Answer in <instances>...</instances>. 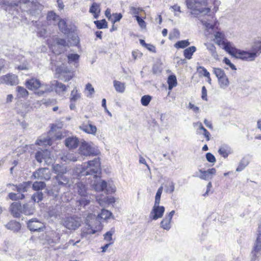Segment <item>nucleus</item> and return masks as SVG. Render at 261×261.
<instances>
[{
  "label": "nucleus",
  "mask_w": 261,
  "mask_h": 261,
  "mask_svg": "<svg viewBox=\"0 0 261 261\" xmlns=\"http://www.w3.org/2000/svg\"><path fill=\"white\" fill-rule=\"evenodd\" d=\"M32 200L35 202H39L43 199V193L42 192L38 191L34 194L32 196Z\"/></svg>",
  "instance_id": "obj_51"
},
{
  "label": "nucleus",
  "mask_w": 261,
  "mask_h": 261,
  "mask_svg": "<svg viewBox=\"0 0 261 261\" xmlns=\"http://www.w3.org/2000/svg\"><path fill=\"white\" fill-rule=\"evenodd\" d=\"M9 198L12 200H18L19 199H23L24 198L25 196L23 194H18L14 193H10L8 194Z\"/></svg>",
  "instance_id": "obj_48"
},
{
  "label": "nucleus",
  "mask_w": 261,
  "mask_h": 261,
  "mask_svg": "<svg viewBox=\"0 0 261 261\" xmlns=\"http://www.w3.org/2000/svg\"><path fill=\"white\" fill-rule=\"evenodd\" d=\"M67 90V87L63 84L57 82L56 91L57 92H63Z\"/></svg>",
  "instance_id": "obj_54"
},
{
  "label": "nucleus",
  "mask_w": 261,
  "mask_h": 261,
  "mask_svg": "<svg viewBox=\"0 0 261 261\" xmlns=\"http://www.w3.org/2000/svg\"><path fill=\"white\" fill-rule=\"evenodd\" d=\"M79 42V40L77 36L75 35H72L71 37L68 39L67 42L65 39L56 38L54 40L53 43L57 44L58 45L61 46V47L64 48L66 46L76 45Z\"/></svg>",
  "instance_id": "obj_10"
},
{
  "label": "nucleus",
  "mask_w": 261,
  "mask_h": 261,
  "mask_svg": "<svg viewBox=\"0 0 261 261\" xmlns=\"http://www.w3.org/2000/svg\"><path fill=\"white\" fill-rule=\"evenodd\" d=\"M2 5V7L4 6H8L10 7L11 8H13L16 6H20V8H25L26 5V7L27 9L26 11H29L30 13H32L36 9V5L34 3L30 2L28 0H20L19 2L17 3H10L8 1L6 0H3V1H0V5Z\"/></svg>",
  "instance_id": "obj_6"
},
{
  "label": "nucleus",
  "mask_w": 261,
  "mask_h": 261,
  "mask_svg": "<svg viewBox=\"0 0 261 261\" xmlns=\"http://www.w3.org/2000/svg\"><path fill=\"white\" fill-rule=\"evenodd\" d=\"M171 221L170 219L165 216L160 223L161 227L165 230H169L171 228Z\"/></svg>",
  "instance_id": "obj_40"
},
{
  "label": "nucleus",
  "mask_w": 261,
  "mask_h": 261,
  "mask_svg": "<svg viewBox=\"0 0 261 261\" xmlns=\"http://www.w3.org/2000/svg\"><path fill=\"white\" fill-rule=\"evenodd\" d=\"M81 93L79 92L77 88L75 87L71 91L70 94V101L71 102H75L81 98Z\"/></svg>",
  "instance_id": "obj_41"
},
{
  "label": "nucleus",
  "mask_w": 261,
  "mask_h": 261,
  "mask_svg": "<svg viewBox=\"0 0 261 261\" xmlns=\"http://www.w3.org/2000/svg\"><path fill=\"white\" fill-rule=\"evenodd\" d=\"M60 19L59 16L53 11L49 12L46 17L47 23L50 25H56Z\"/></svg>",
  "instance_id": "obj_26"
},
{
  "label": "nucleus",
  "mask_w": 261,
  "mask_h": 261,
  "mask_svg": "<svg viewBox=\"0 0 261 261\" xmlns=\"http://www.w3.org/2000/svg\"><path fill=\"white\" fill-rule=\"evenodd\" d=\"M219 153L224 158L228 156V154L230 153V148L227 145H223L218 150Z\"/></svg>",
  "instance_id": "obj_36"
},
{
  "label": "nucleus",
  "mask_w": 261,
  "mask_h": 261,
  "mask_svg": "<svg viewBox=\"0 0 261 261\" xmlns=\"http://www.w3.org/2000/svg\"><path fill=\"white\" fill-rule=\"evenodd\" d=\"M33 176L35 178L49 180L50 178L51 173L47 168H41L33 173Z\"/></svg>",
  "instance_id": "obj_14"
},
{
  "label": "nucleus",
  "mask_w": 261,
  "mask_h": 261,
  "mask_svg": "<svg viewBox=\"0 0 261 261\" xmlns=\"http://www.w3.org/2000/svg\"><path fill=\"white\" fill-rule=\"evenodd\" d=\"M45 182L43 181H35L33 184V189L34 190L39 191L43 189L45 187Z\"/></svg>",
  "instance_id": "obj_50"
},
{
  "label": "nucleus",
  "mask_w": 261,
  "mask_h": 261,
  "mask_svg": "<svg viewBox=\"0 0 261 261\" xmlns=\"http://www.w3.org/2000/svg\"><path fill=\"white\" fill-rule=\"evenodd\" d=\"M175 189V184L173 181H170L168 184V185L167 186L166 188L165 189V191L166 193H172L174 192Z\"/></svg>",
  "instance_id": "obj_57"
},
{
  "label": "nucleus",
  "mask_w": 261,
  "mask_h": 261,
  "mask_svg": "<svg viewBox=\"0 0 261 261\" xmlns=\"http://www.w3.org/2000/svg\"><path fill=\"white\" fill-rule=\"evenodd\" d=\"M53 170L55 173L57 175H63L66 173V167L60 164H56L53 165Z\"/></svg>",
  "instance_id": "obj_30"
},
{
  "label": "nucleus",
  "mask_w": 261,
  "mask_h": 261,
  "mask_svg": "<svg viewBox=\"0 0 261 261\" xmlns=\"http://www.w3.org/2000/svg\"><path fill=\"white\" fill-rule=\"evenodd\" d=\"M261 250V223L258 227V234L256 239L255 246L253 247L252 254L255 257L256 256V253L258 252Z\"/></svg>",
  "instance_id": "obj_25"
},
{
  "label": "nucleus",
  "mask_w": 261,
  "mask_h": 261,
  "mask_svg": "<svg viewBox=\"0 0 261 261\" xmlns=\"http://www.w3.org/2000/svg\"><path fill=\"white\" fill-rule=\"evenodd\" d=\"M35 212V206L33 204L26 203L22 206V213L26 215H31Z\"/></svg>",
  "instance_id": "obj_32"
},
{
  "label": "nucleus",
  "mask_w": 261,
  "mask_h": 261,
  "mask_svg": "<svg viewBox=\"0 0 261 261\" xmlns=\"http://www.w3.org/2000/svg\"><path fill=\"white\" fill-rule=\"evenodd\" d=\"M96 200L101 206H105L107 204L115 202L114 198L113 197H104L103 198L97 197Z\"/></svg>",
  "instance_id": "obj_29"
},
{
  "label": "nucleus",
  "mask_w": 261,
  "mask_h": 261,
  "mask_svg": "<svg viewBox=\"0 0 261 261\" xmlns=\"http://www.w3.org/2000/svg\"><path fill=\"white\" fill-rule=\"evenodd\" d=\"M204 45L206 47V48L208 50L211 55L214 57V59H217L218 57V54L216 51V49L214 45L212 43H204Z\"/></svg>",
  "instance_id": "obj_39"
},
{
  "label": "nucleus",
  "mask_w": 261,
  "mask_h": 261,
  "mask_svg": "<svg viewBox=\"0 0 261 261\" xmlns=\"http://www.w3.org/2000/svg\"><path fill=\"white\" fill-rule=\"evenodd\" d=\"M190 43L188 40H184L177 41L175 44L174 47L176 48H185L188 46Z\"/></svg>",
  "instance_id": "obj_46"
},
{
  "label": "nucleus",
  "mask_w": 261,
  "mask_h": 261,
  "mask_svg": "<svg viewBox=\"0 0 261 261\" xmlns=\"http://www.w3.org/2000/svg\"><path fill=\"white\" fill-rule=\"evenodd\" d=\"M112 214L111 212L102 209L100 214H98L97 217H96L95 214L89 213L87 215L86 218V223L91 228L93 227V221H99L101 219L106 220L109 219L112 216Z\"/></svg>",
  "instance_id": "obj_7"
},
{
  "label": "nucleus",
  "mask_w": 261,
  "mask_h": 261,
  "mask_svg": "<svg viewBox=\"0 0 261 261\" xmlns=\"http://www.w3.org/2000/svg\"><path fill=\"white\" fill-rule=\"evenodd\" d=\"M214 41L229 54L236 58L238 49L234 47L232 43L225 38L223 33L219 31L216 32L214 35Z\"/></svg>",
  "instance_id": "obj_3"
},
{
  "label": "nucleus",
  "mask_w": 261,
  "mask_h": 261,
  "mask_svg": "<svg viewBox=\"0 0 261 261\" xmlns=\"http://www.w3.org/2000/svg\"><path fill=\"white\" fill-rule=\"evenodd\" d=\"M80 129L83 132L93 135H95L97 132L96 126L93 125L90 121L83 123L79 127Z\"/></svg>",
  "instance_id": "obj_15"
},
{
  "label": "nucleus",
  "mask_w": 261,
  "mask_h": 261,
  "mask_svg": "<svg viewBox=\"0 0 261 261\" xmlns=\"http://www.w3.org/2000/svg\"><path fill=\"white\" fill-rule=\"evenodd\" d=\"M53 139L49 138L48 136H41L37 140L36 144L39 146H45L51 145L52 144Z\"/></svg>",
  "instance_id": "obj_28"
},
{
  "label": "nucleus",
  "mask_w": 261,
  "mask_h": 261,
  "mask_svg": "<svg viewBox=\"0 0 261 261\" xmlns=\"http://www.w3.org/2000/svg\"><path fill=\"white\" fill-rule=\"evenodd\" d=\"M60 30L65 34H69L70 30L67 28L66 22L65 20L60 19L57 23Z\"/></svg>",
  "instance_id": "obj_35"
},
{
  "label": "nucleus",
  "mask_w": 261,
  "mask_h": 261,
  "mask_svg": "<svg viewBox=\"0 0 261 261\" xmlns=\"http://www.w3.org/2000/svg\"><path fill=\"white\" fill-rule=\"evenodd\" d=\"M247 164L248 163L242 160L240 163L239 166L237 167L236 171L238 172L241 171L246 167Z\"/></svg>",
  "instance_id": "obj_61"
},
{
  "label": "nucleus",
  "mask_w": 261,
  "mask_h": 261,
  "mask_svg": "<svg viewBox=\"0 0 261 261\" xmlns=\"http://www.w3.org/2000/svg\"><path fill=\"white\" fill-rule=\"evenodd\" d=\"M18 95L20 97H25L28 95V91L23 87L18 86L17 87Z\"/></svg>",
  "instance_id": "obj_53"
},
{
  "label": "nucleus",
  "mask_w": 261,
  "mask_h": 261,
  "mask_svg": "<svg viewBox=\"0 0 261 261\" xmlns=\"http://www.w3.org/2000/svg\"><path fill=\"white\" fill-rule=\"evenodd\" d=\"M151 97L149 95H144L141 97V104L144 106H147L149 103Z\"/></svg>",
  "instance_id": "obj_56"
},
{
  "label": "nucleus",
  "mask_w": 261,
  "mask_h": 261,
  "mask_svg": "<svg viewBox=\"0 0 261 261\" xmlns=\"http://www.w3.org/2000/svg\"><path fill=\"white\" fill-rule=\"evenodd\" d=\"M7 186H12L16 189L17 192L19 194H22V193L26 192L28 191V189L31 186L30 182H24L22 184H19L18 186H16L11 184H7Z\"/></svg>",
  "instance_id": "obj_23"
},
{
  "label": "nucleus",
  "mask_w": 261,
  "mask_h": 261,
  "mask_svg": "<svg viewBox=\"0 0 261 261\" xmlns=\"http://www.w3.org/2000/svg\"><path fill=\"white\" fill-rule=\"evenodd\" d=\"M79 139L76 137H69L65 140L66 146L70 149L76 148L79 144Z\"/></svg>",
  "instance_id": "obj_24"
},
{
  "label": "nucleus",
  "mask_w": 261,
  "mask_h": 261,
  "mask_svg": "<svg viewBox=\"0 0 261 261\" xmlns=\"http://www.w3.org/2000/svg\"><path fill=\"white\" fill-rule=\"evenodd\" d=\"M48 44L49 46L50 49L55 54H60L65 50V49L62 48V47H61V46L58 45L57 44L54 43H51L50 41H48Z\"/></svg>",
  "instance_id": "obj_33"
},
{
  "label": "nucleus",
  "mask_w": 261,
  "mask_h": 261,
  "mask_svg": "<svg viewBox=\"0 0 261 261\" xmlns=\"http://www.w3.org/2000/svg\"><path fill=\"white\" fill-rule=\"evenodd\" d=\"M129 14L133 15L135 18L136 16H139L138 15L141 12L143 11V9L141 7H136L132 6H129Z\"/></svg>",
  "instance_id": "obj_44"
},
{
  "label": "nucleus",
  "mask_w": 261,
  "mask_h": 261,
  "mask_svg": "<svg viewBox=\"0 0 261 261\" xmlns=\"http://www.w3.org/2000/svg\"><path fill=\"white\" fill-rule=\"evenodd\" d=\"M219 86L222 89H226L229 85V81L227 75H225L223 77L218 80Z\"/></svg>",
  "instance_id": "obj_42"
},
{
  "label": "nucleus",
  "mask_w": 261,
  "mask_h": 261,
  "mask_svg": "<svg viewBox=\"0 0 261 261\" xmlns=\"http://www.w3.org/2000/svg\"><path fill=\"white\" fill-rule=\"evenodd\" d=\"M168 89L169 90H172V89L176 86L177 85V80L176 77L174 75H170L168 78Z\"/></svg>",
  "instance_id": "obj_43"
},
{
  "label": "nucleus",
  "mask_w": 261,
  "mask_h": 261,
  "mask_svg": "<svg viewBox=\"0 0 261 261\" xmlns=\"http://www.w3.org/2000/svg\"><path fill=\"white\" fill-rule=\"evenodd\" d=\"M252 52L250 53L238 49L236 58L248 61L253 60L261 53V41L255 42L252 46Z\"/></svg>",
  "instance_id": "obj_4"
},
{
  "label": "nucleus",
  "mask_w": 261,
  "mask_h": 261,
  "mask_svg": "<svg viewBox=\"0 0 261 261\" xmlns=\"http://www.w3.org/2000/svg\"><path fill=\"white\" fill-rule=\"evenodd\" d=\"M73 188L74 191L76 192L80 197L86 196L87 195L89 194L87 191V188L86 186L82 182H76Z\"/></svg>",
  "instance_id": "obj_22"
},
{
  "label": "nucleus",
  "mask_w": 261,
  "mask_h": 261,
  "mask_svg": "<svg viewBox=\"0 0 261 261\" xmlns=\"http://www.w3.org/2000/svg\"><path fill=\"white\" fill-rule=\"evenodd\" d=\"M113 85L115 90L119 93H123L125 91V84L120 81L114 80Z\"/></svg>",
  "instance_id": "obj_38"
},
{
  "label": "nucleus",
  "mask_w": 261,
  "mask_h": 261,
  "mask_svg": "<svg viewBox=\"0 0 261 261\" xmlns=\"http://www.w3.org/2000/svg\"><path fill=\"white\" fill-rule=\"evenodd\" d=\"M10 210L13 216L18 218L20 217V214L22 213V206L19 202H13L10 206Z\"/></svg>",
  "instance_id": "obj_21"
},
{
  "label": "nucleus",
  "mask_w": 261,
  "mask_h": 261,
  "mask_svg": "<svg viewBox=\"0 0 261 261\" xmlns=\"http://www.w3.org/2000/svg\"><path fill=\"white\" fill-rule=\"evenodd\" d=\"M44 227V224L36 219H33L29 221L28 227L31 231H39Z\"/></svg>",
  "instance_id": "obj_17"
},
{
  "label": "nucleus",
  "mask_w": 261,
  "mask_h": 261,
  "mask_svg": "<svg viewBox=\"0 0 261 261\" xmlns=\"http://www.w3.org/2000/svg\"><path fill=\"white\" fill-rule=\"evenodd\" d=\"M114 232V230H111V231H108L104 234V239L107 241L113 242L112 241V236Z\"/></svg>",
  "instance_id": "obj_59"
},
{
  "label": "nucleus",
  "mask_w": 261,
  "mask_h": 261,
  "mask_svg": "<svg viewBox=\"0 0 261 261\" xmlns=\"http://www.w3.org/2000/svg\"><path fill=\"white\" fill-rule=\"evenodd\" d=\"M25 86L31 90H36L40 88L37 92V94L40 96L49 91V88L47 85L41 84V82L36 78H32L27 80L25 82Z\"/></svg>",
  "instance_id": "obj_5"
},
{
  "label": "nucleus",
  "mask_w": 261,
  "mask_h": 261,
  "mask_svg": "<svg viewBox=\"0 0 261 261\" xmlns=\"http://www.w3.org/2000/svg\"><path fill=\"white\" fill-rule=\"evenodd\" d=\"M163 187L161 186L158 190L155 196V201L154 204H160L161 195L163 192Z\"/></svg>",
  "instance_id": "obj_55"
},
{
  "label": "nucleus",
  "mask_w": 261,
  "mask_h": 261,
  "mask_svg": "<svg viewBox=\"0 0 261 261\" xmlns=\"http://www.w3.org/2000/svg\"><path fill=\"white\" fill-rule=\"evenodd\" d=\"M187 7L192 10L191 14L196 15L201 23L207 31L213 30L218 21L216 18L210 15V5L214 4V11L216 12L219 2L217 0H187Z\"/></svg>",
  "instance_id": "obj_1"
},
{
  "label": "nucleus",
  "mask_w": 261,
  "mask_h": 261,
  "mask_svg": "<svg viewBox=\"0 0 261 261\" xmlns=\"http://www.w3.org/2000/svg\"><path fill=\"white\" fill-rule=\"evenodd\" d=\"M165 212V207L163 206H160V204H154L150 214V218L156 220L161 218Z\"/></svg>",
  "instance_id": "obj_13"
},
{
  "label": "nucleus",
  "mask_w": 261,
  "mask_h": 261,
  "mask_svg": "<svg viewBox=\"0 0 261 261\" xmlns=\"http://www.w3.org/2000/svg\"><path fill=\"white\" fill-rule=\"evenodd\" d=\"M56 73L59 74L58 77L61 80L67 82L71 80L73 76L71 70L65 67L64 64L58 66L56 69Z\"/></svg>",
  "instance_id": "obj_9"
},
{
  "label": "nucleus",
  "mask_w": 261,
  "mask_h": 261,
  "mask_svg": "<svg viewBox=\"0 0 261 261\" xmlns=\"http://www.w3.org/2000/svg\"><path fill=\"white\" fill-rule=\"evenodd\" d=\"M100 163L99 158H95L92 161L85 163L76 168L75 173L78 177L92 175L93 178H97L96 174L100 173Z\"/></svg>",
  "instance_id": "obj_2"
},
{
  "label": "nucleus",
  "mask_w": 261,
  "mask_h": 261,
  "mask_svg": "<svg viewBox=\"0 0 261 261\" xmlns=\"http://www.w3.org/2000/svg\"><path fill=\"white\" fill-rule=\"evenodd\" d=\"M201 98L203 100H207V90L205 86L202 87Z\"/></svg>",
  "instance_id": "obj_63"
},
{
  "label": "nucleus",
  "mask_w": 261,
  "mask_h": 261,
  "mask_svg": "<svg viewBox=\"0 0 261 261\" xmlns=\"http://www.w3.org/2000/svg\"><path fill=\"white\" fill-rule=\"evenodd\" d=\"M223 62L226 65H228L232 70H236L237 69L234 65L231 63L230 61L228 58H224Z\"/></svg>",
  "instance_id": "obj_62"
},
{
  "label": "nucleus",
  "mask_w": 261,
  "mask_h": 261,
  "mask_svg": "<svg viewBox=\"0 0 261 261\" xmlns=\"http://www.w3.org/2000/svg\"><path fill=\"white\" fill-rule=\"evenodd\" d=\"M199 172L201 173L199 176L200 179L203 180H209L212 179L213 176L216 174V170L214 168L209 169L206 171L200 169Z\"/></svg>",
  "instance_id": "obj_19"
},
{
  "label": "nucleus",
  "mask_w": 261,
  "mask_h": 261,
  "mask_svg": "<svg viewBox=\"0 0 261 261\" xmlns=\"http://www.w3.org/2000/svg\"><path fill=\"white\" fill-rule=\"evenodd\" d=\"M136 19L137 20L139 25L142 29H146V23L142 17H140L139 16H136Z\"/></svg>",
  "instance_id": "obj_58"
},
{
  "label": "nucleus",
  "mask_w": 261,
  "mask_h": 261,
  "mask_svg": "<svg viewBox=\"0 0 261 261\" xmlns=\"http://www.w3.org/2000/svg\"><path fill=\"white\" fill-rule=\"evenodd\" d=\"M92 200L93 196L90 194H88L78 198L76 201V204L79 207H80L79 208V209H80L81 207H85L89 205Z\"/></svg>",
  "instance_id": "obj_18"
},
{
  "label": "nucleus",
  "mask_w": 261,
  "mask_h": 261,
  "mask_svg": "<svg viewBox=\"0 0 261 261\" xmlns=\"http://www.w3.org/2000/svg\"><path fill=\"white\" fill-rule=\"evenodd\" d=\"M196 50V48L194 46H190L185 49L184 51V56L187 59H191L192 57L193 54Z\"/></svg>",
  "instance_id": "obj_37"
},
{
  "label": "nucleus",
  "mask_w": 261,
  "mask_h": 261,
  "mask_svg": "<svg viewBox=\"0 0 261 261\" xmlns=\"http://www.w3.org/2000/svg\"><path fill=\"white\" fill-rule=\"evenodd\" d=\"M213 72L218 78V80L226 75L224 71L220 68H213Z\"/></svg>",
  "instance_id": "obj_47"
},
{
  "label": "nucleus",
  "mask_w": 261,
  "mask_h": 261,
  "mask_svg": "<svg viewBox=\"0 0 261 261\" xmlns=\"http://www.w3.org/2000/svg\"><path fill=\"white\" fill-rule=\"evenodd\" d=\"M86 89L89 92L90 94H92L94 92V89L92 87V85L90 83H88L86 85Z\"/></svg>",
  "instance_id": "obj_64"
},
{
  "label": "nucleus",
  "mask_w": 261,
  "mask_h": 261,
  "mask_svg": "<svg viewBox=\"0 0 261 261\" xmlns=\"http://www.w3.org/2000/svg\"><path fill=\"white\" fill-rule=\"evenodd\" d=\"M94 22L96 25L97 28L99 29L106 28L108 27L107 22L105 19H102L101 20H96L94 21Z\"/></svg>",
  "instance_id": "obj_52"
},
{
  "label": "nucleus",
  "mask_w": 261,
  "mask_h": 261,
  "mask_svg": "<svg viewBox=\"0 0 261 261\" xmlns=\"http://www.w3.org/2000/svg\"><path fill=\"white\" fill-rule=\"evenodd\" d=\"M56 180L59 185L62 186H67L70 187L71 184L69 181L68 177L65 175H57L56 177Z\"/></svg>",
  "instance_id": "obj_27"
},
{
  "label": "nucleus",
  "mask_w": 261,
  "mask_h": 261,
  "mask_svg": "<svg viewBox=\"0 0 261 261\" xmlns=\"http://www.w3.org/2000/svg\"><path fill=\"white\" fill-rule=\"evenodd\" d=\"M7 229L14 232L18 231L20 229L21 226L19 223L15 221H11L6 225Z\"/></svg>",
  "instance_id": "obj_34"
},
{
  "label": "nucleus",
  "mask_w": 261,
  "mask_h": 261,
  "mask_svg": "<svg viewBox=\"0 0 261 261\" xmlns=\"http://www.w3.org/2000/svg\"><path fill=\"white\" fill-rule=\"evenodd\" d=\"M35 158L39 163L44 161L46 164H48L51 162L50 153L47 149L37 151Z\"/></svg>",
  "instance_id": "obj_12"
},
{
  "label": "nucleus",
  "mask_w": 261,
  "mask_h": 261,
  "mask_svg": "<svg viewBox=\"0 0 261 261\" xmlns=\"http://www.w3.org/2000/svg\"><path fill=\"white\" fill-rule=\"evenodd\" d=\"M89 12L93 15L95 19H97L100 12V4L93 3L90 8Z\"/></svg>",
  "instance_id": "obj_31"
},
{
  "label": "nucleus",
  "mask_w": 261,
  "mask_h": 261,
  "mask_svg": "<svg viewBox=\"0 0 261 261\" xmlns=\"http://www.w3.org/2000/svg\"><path fill=\"white\" fill-rule=\"evenodd\" d=\"M19 83L18 76L12 73L0 76V85L6 84L10 86L16 85Z\"/></svg>",
  "instance_id": "obj_11"
},
{
  "label": "nucleus",
  "mask_w": 261,
  "mask_h": 261,
  "mask_svg": "<svg viewBox=\"0 0 261 261\" xmlns=\"http://www.w3.org/2000/svg\"><path fill=\"white\" fill-rule=\"evenodd\" d=\"M82 220L76 216L66 217L63 221V225L70 230H75L81 225Z\"/></svg>",
  "instance_id": "obj_8"
},
{
  "label": "nucleus",
  "mask_w": 261,
  "mask_h": 261,
  "mask_svg": "<svg viewBox=\"0 0 261 261\" xmlns=\"http://www.w3.org/2000/svg\"><path fill=\"white\" fill-rule=\"evenodd\" d=\"M94 179L95 180L94 183L92 184V187L95 191H101L106 189L107 184L105 181L101 180L98 176H97V178Z\"/></svg>",
  "instance_id": "obj_20"
},
{
  "label": "nucleus",
  "mask_w": 261,
  "mask_h": 261,
  "mask_svg": "<svg viewBox=\"0 0 261 261\" xmlns=\"http://www.w3.org/2000/svg\"><path fill=\"white\" fill-rule=\"evenodd\" d=\"M79 153L84 156H89L93 154L94 150L89 143L84 141L79 148Z\"/></svg>",
  "instance_id": "obj_16"
},
{
  "label": "nucleus",
  "mask_w": 261,
  "mask_h": 261,
  "mask_svg": "<svg viewBox=\"0 0 261 261\" xmlns=\"http://www.w3.org/2000/svg\"><path fill=\"white\" fill-rule=\"evenodd\" d=\"M206 159L210 163H214L216 162L215 156L210 152H208L206 154Z\"/></svg>",
  "instance_id": "obj_60"
},
{
  "label": "nucleus",
  "mask_w": 261,
  "mask_h": 261,
  "mask_svg": "<svg viewBox=\"0 0 261 261\" xmlns=\"http://www.w3.org/2000/svg\"><path fill=\"white\" fill-rule=\"evenodd\" d=\"M79 55L77 54H69L67 56L68 63H76L79 61Z\"/></svg>",
  "instance_id": "obj_49"
},
{
  "label": "nucleus",
  "mask_w": 261,
  "mask_h": 261,
  "mask_svg": "<svg viewBox=\"0 0 261 261\" xmlns=\"http://www.w3.org/2000/svg\"><path fill=\"white\" fill-rule=\"evenodd\" d=\"M195 125L198 126L200 130L203 131V135L206 138V140L209 141L210 133L203 127L201 122H198L195 124Z\"/></svg>",
  "instance_id": "obj_45"
}]
</instances>
